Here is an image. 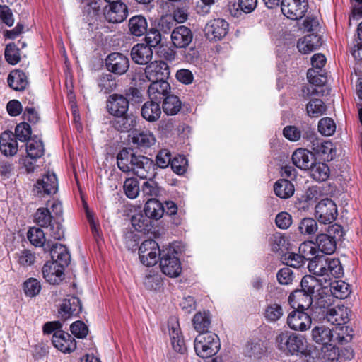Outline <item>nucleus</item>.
<instances>
[{"label":"nucleus","mask_w":362,"mask_h":362,"mask_svg":"<svg viewBox=\"0 0 362 362\" xmlns=\"http://www.w3.org/2000/svg\"><path fill=\"white\" fill-rule=\"evenodd\" d=\"M28 238L30 243L35 247H45L46 240L43 230L39 228L33 227L30 228L28 232Z\"/></svg>","instance_id":"3c124183"},{"label":"nucleus","mask_w":362,"mask_h":362,"mask_svg":"<svg viewBox=\"0 0 362 362\" xmlns=\"http://www.w3.org/2000/svg\"><path fill=\"white\" fill-rule=\"evenodd\" d=\"M168 328L170 341L173 349L178 353H184L186 348L182 339L180 325L176 317H170L168 320Z\"/></svg>","instance_id":"4be33fe9"},{"label":"nucleus","mask_w":362,"mask_h":362,"mask_svg":"<svg viewBox=\"0 0 362 362\" xmlns=\"http://www.w3.org/2000/svg\"><path fill=\"white\" fill-rule=\"evenodd\" d=\"M163 110L168 115H175L181 109V101L175 95L169 94L163 100Z\"/></svg>","instance_id":"79ce46f5"},{"label":"nucleus","mask_w":362,"mask_h":362,"mask_svg":"<svg viewBox=\"0 0 362 362\" xmlns=\"http://www.w3.org/2000/svg\"><path fill=\"white\" fill-rule=\"evenodd\" d=\"M81 310L82 305L79 298L68 296L63 300L58 313L61 320L65 321L71 317H76Z\"/></svg>","instance_id":"4468645a"},{"label":"nucleus","mask_w":362,"mask_h":362,"mask_svg":"<svg viewBox=\"0 0 362 362\" xmlns=\"http://www.w3.org/2000/svg\"><path fill=\"white\" fill-rule=\"evenodd\" d=\"M171 153L168 149H161L156 157V165L160 168H165L171 165Z\"/></svg>","instance_id":"774afa93"},{"label":"nucleus","mask_w":362,"mask_h":362,"mask_svg":"<svg viewBox=\"0 0 362 362\" xmlns=\"http://www.w3.org/2000/svg\"><path fill=\"white\" fill-rule=\"evenodd\" d=\"M45 250L49 251L52 261L57 263L61 267L64 268L69 265L71 255L66 246L59 243L50 246L49 243L47 242Z\"/></svg>","instance_id":"aec40b11"},{"label":"nucleus","mask_w":362,"mask_h":362,"mask_svg":"<svg viewBox=\"0 0 362 362\" xmlns=\"http://www.w3.org/2000/svg\"><path fill=\"white\" fill-rule=\"evenodd\" d=\"M152 178H148V180L144 182L141 185V192L144 197H156L159 193V188Z\"/></svg>","instance_id":"0e129e2a"},{"label":"nucleus","mask_w":362,"mask_h":362,"mask_svg":"<svg viewBox=\"0 0 362 362\" xmlns=\"http://www.w3.org/2000/svg\"><path fill=\"white\" fill-rule=\"evenodd\" d=\"M64 269L57 263L47 262L42 269L44 279L50 284H58L64 278Z\"/></svg>","instance_id":"5701e85b"},{"label":"nucleus","mask_w":362,"mask_h":362,"mask_svg":"<svg viewBox=\"0 0 362 362\" xmlns=\"http://www.w3.org/2000/svg\"><path fill=\"white\" fill-rule=\"evenodd\" d=\"M14 137L21 141H29L32 137L31 128L28 123L21 122L18 124L15 129Z\"/></svg>","instance_id":"bf43d9fd"},{"label":"nucleus","mask_w":362,"mask_h":362,"mask_svg":"<svg viewBox=\"0 0 362 362\" xmlns=\"http://www.w3.org/2000/svg\"><path fill=\"white\" fill-rule=\"evenodd\" d=\"M23 291L26 296L35 297L41 291L40 282L35 278H29L23 283Z\"/></svg>","instance_id":"864d4df0"},{"label":"nucleus","mask_w":362,"mask_h":362,"mask_svg":"<svg viewBox=\"0 0 362 362\" xmlns=\"http://www.w3.org/2000/svg\"><path fill=\"white\" fill-rule=\"evenodd\" d=\"M266 351L264 342L259 339H253L246 346V353L250 357L259 358Z\"/></svg>","instance_id":"603ef678"},{"label":"nucleus","mask_w":362,"mask_h":362,"mask_svg":"<svg viewBox=\"0 0 362 362\" xmlns=\"http://www.w3.org/2000/svg\"><path fill=\"white\" fill-rule=\"evenodd\" d=\"M322 279H317L312 275H306L303 277L300 285L301 290H296L290 295V299H299L300 297L305 298V303L303 307H310L313 303V295L319 292L322 288H325Z\"/></svg>","instance_id":"7ed1b4c3"},{"label":"nucleus","mask_w":362,"mask_h":362,"mask_svg":"<svg viewBox=\"0 0 362 362\" xmlns=\"http://www.w3.org/2000/svg\"><path fill=\"white\" fill-rule=\"evenodd\" d=\"M187 160L183 156H178L171 160V168L177 175H182L187 170Z\"/></svg>","instance_id":"69168bd1"},{"label":"nucleus","mask_w":362,"mask_h":362,"mask_svg":"<svg viewBox=\"0 0 362 362\" xmlns=\"http://www.w3.org/2000/svg\"><path fill=\"white\" fill-rule=\"evenodd\" d=\"M300 233L305 235L315 234L317 230V223L312 218H305L302 219L298 226Z\"/></svg>","instance_id":"5fc2aeb1"},{"label":"nucleus","mask_w":362,"mask_h":362,"mask_svg":"<svg viewBox=\"0 0 362 362\" xmlns=\"http://www.w3.org/2000/svg\"><path fill=\"white\" fill-rule=\"evenodd\" d=\"M129 33L135 37L145 35L148 29V23L146 18L141 15L132 16L128 23Z\"/></svg>","instance_id":"c9c22d12"},{"label":"nucleus","mask_w":362,"mask_h":362,"mask_svg":"<svg viewBox=\"0 0 362 362\" xmlns=\"http://www.w3.org/2000/svg\"><path fill=\"white\" fill-rule=\"evenodd\" d=\"M307 78L310 83L315 87H312L310 90L311 95H323L324 90L322 86L327 83V73L325 71H317L315 69H308Z\"/></svg>","instance_id":"c85d7f7f"},{"label":"nucleus","mask_w":362,"mask_h":362,"mask_svg":"<svg viewBox=\"0 0 362 362\" xmlns=\"http://www.w3.org/2000/svg\"><path fill=\"white\" fill-rule=\"evenodd\" d=\"M107 69L117 75H122L127 72L129 66V59L119 52L110 54L105 59Z\"/></svg>","instance_id":"f8f14e48"},{"label":"nucleus","mask_w":362,"mask_h":362,"mask_svg":"<svg viewBox=\"0 0 362 362\" xmlns=\"http://www.w3.org/2000/svg\"><path fill=\"white\" fill-rule=\"evenodd\" d=\"M329 285L331 293L337 298L344 299L350 293L349 285L343 281H334Z\"/></svg>","instance_id":"09e8293b"},{"label":"nucleus","mask_w":362,"mask_h":362,"mask_svg":"<svg viewBox=\"0 0 362 362\" xmlns=\"http://www.w3.org/2000/svg\"><path fill=\"white\" fill-rule=\"evenodd\" d=\"M160 103V102L151 99L145 102L141 109L142 117L149 122L158 120L161 115Z\"/></svg>","instance_id":"7c9ffc66"},{"label":"nucleus","mask_w":362,"mask_h":362,"mask_svg":"<svg viewBox=\"0 0 362 362\" xmlns=\"http://www.w3.org/2000/svg\"><path fill=\"white\" fill-rule=\"evenodd\" d=\"M7 82L11 88L17 91L24 90L28 86L27 75L19 69L13 70L9 73Z\"/></svg>","instance_id":"72a5a7b5"},{"label":"nucleus","mask_w":362,"mask_h":362,"mask_svg":"<svg viewBox=\"0 0 362 362\" xmlns=\"http://www.w3.org/2000/svg\"><path fill=\"white\" fill-rule=\"evenodd\" d=\"M132 173L141 179L153 177L156 174L154 162L146 156L138 155Z\"/></svg>","instance_id":"a211bd4d"},{"label":"nucleus","mask_w":362,"mask_h":362,"mask_svg":"<svg viewBox=\"0 0 362 362\" xmlns=\"http://www.w3.org/2000/svg\"><path fill=\"white\" fill-rule=\"evenodd\" d=\"M35 222L42 228H49L50 235L54 240H61L64 235L62 224L51 214L46 207L37 209L34 215Z\"/></svg>","instance_id":"39448f33"},{"label":"nucleus","mask_w":362,"mask_h":362,"mask_svg":"<svg viewBox=\"0 0 362 362\" xmlns=\"http://www.w3.org/2000/svg\"><path fill=\"white\" fill-rule=\"evenodd\" d=\"M153 51L150 46L144 43H138L131 49V58L137 64H148L152 59Z\"/></svg>","instance_id":"bb28decb"},{"label":"nucleus","mask_w":362,"mask_h":362,"mask_svg":"<svg viewBox=\"0 0 362 362\" xmlns=\"http://www.w3.org/2000/svg\"><path fill=\"white\" fill-rule=\"evenodd\" d=\"M138 155L134 153L132 148H123L117 156L118 168L124 173H132L135 165Z\"/></svg>","instance_id":"a878e982"},{"label":"nucleus","mask_w":362,"mask_h":362,"mask_svg":"<svg viewBox=\"0 0 362 362\" xmlns=\"http://www.w3.org/2000/svg\"><path fill=\"white\" fill-rule=\"evenodd\" d=\"M322 298L317 301V305L320 308H323V314L327 322L334 325H342L349 322V310L344 306L337 308H325Z\"/></svg>","instance_id":"1a4fd4ad"},{"label":"nucleus","mask_w":362,"mask_h":362,"mask_svg":"<svg viewBox=\"0 0 362 362\" xmlns=\"http://www.w3.org/2000/svg\"><path fill=\"white\" fill-rule=\"evenodd\" d=\"M194 329L200 334L208 332L211 320L206 313H197L192 319Z\"/></svg>","instance_id":"de8ad7c7"},{"label":"nucleus","mask_w":362,"mask_h":362,"mask_svg":"<svg viewBox=\"0 0 362 362\" xmlns=\"http://www.w3.org/2000/svg\"><path fill=\"white\" fill-rule=\"evenodd\" d=\"M299 255L305 261L314 259L316 256L314 255L316 252L315 247L312 242H304L301 243L298 248Z\"/></svg>","instance_id":"e2e57ef3"},{"label":"nucleus","mask_w":362,"mask_h":362,"mask_svg":"<svg viewBox=\"0 0 362 362\" xmlns=\"http://www.w3.org/2000/svg\"><path fill=\"white\" fill-rule=\"evenodd\" d=\"M313 340L318 344L323 346H331V342L333 341L332 330L325 326L317 325L314 327L311 332Z\"/></svg>","instance_id":"2f4dec72"},{"label":"nucleus","mask_w":362,"mask_h":362,"mask_svg":"<svg viewBox=\"0 0 362 362\" xmlns=\"http://www.w3.org/2000/svg\"><path fill=\"white\" fill-rule=\"evenodd\" d=\"M155 141L154 135L148 130L135 131L132 136V142L140 147H150Z\"/></svg>","instance_id":"a19ab883"},{"label":"nucleus","mask_w":362,"mask_h":362,"mask_svg":"<svg viewBox=\"0 0 362 362\" xmlns=\"http://www.w3.org/2000/svg\"><path fill=\"white\" fill-rule=\"evenodd\" d=\"M6 60L11 64H16L20 61L18 49L13 44H8L5 49Z\"/></svg>","instance_id":"338daca9"},{"label":"nucleus","mask_w":362,"mask_h":362,"mask_svg":"<svg viewBox=\"0 0 362 362\" xmlns=\"http://www.w3.org/2000/svg\"><path fill=\"white\" fill-rule=\"evenodd\" d=\"M310 176L317 182H323L329 176V168L324 163H313L309 168Z\"/></svg>","instance_id":"a18cd8bd"},{"label":"nucleus","mask_w":362,"mask_h":362,"mask_svg":"<svg viewBox=\"0 0 362 362\" xmlns=\"http://www.w3.org/2000/svg\"><path fill=\"white\" fill-rule=\"evenodd\" d=\"M307 114L311 117H318L326 111V106L320 99H313L306 105Z\"/></svg>","instance_id":"8fccbe9b"},{"label":"nucleus","mask_w":362,"mask_h":362,"mask_svg":"<svg viewBox=\"0 0 362 362\" xmlns=\"http://www.w3.org/2000/svg\"><path fill=\"white\" fill-rule=\"evenodd\" d=\"M283 315V309L277 303L269 305L264 313L266 319L269 322H276Z\"/></svg>","instance_id":"680f3d73"},{"label":"nucleus","mask_w":362,"mask_h":362,"mask_svg":"<svg viewBox=\"0 0 362 362\" xmlns=\"http://www.w3.org/2000/svg\"><path fill=\"white\" fill-rule=\"evenodd\" d=\"M52 342L55 348L63 353H71L76 348L75 339L70 334L62 330L54 332Z\"/></svg>","instance_id":"f3484780"},{"label":"nucleus","mask_w":362,"mask_h":362,"mask_svg":"<svg viewBox=\"0 0 362 362\" xmlns=\"http://www.w3.org/2000/svg\"><path fill=\"white\" fill-rule=\"evenodd\" d=\"M316 244L322 252L330 255L336 250V240L327 234H320L317 236Z\"/></svg>","instance_id":"ea45409f"},{"label":"nucleus","mask_w":362,"mask_h":362,"mask_svg":"<svg viewBox=\"0 0 362 362\" xmlns=\"http://www.w3.org/2000/svg\"><path fill=\"white\" fill-rule=\"evenodd\" d=\"M336 130V124L330 117L322 118L318 122V131L324 136H332Z\"/></svg>","instance_id":"6e6d98bb"},{"label":"nucleus","mask_w":362,"mask_h":362,"mask_svg":"<svg viewBox=\"0 0 362 362\" xmlns=\"http://www.w3.org/2000/svg\"><path fill=\"white\" fill-rule=\"evenodd\" d=\"M314 155L305 148H298L292 155L293 163L301 170H308L313 165Z\"/></svg>","instance_id":"473e14b6"},{"label":"nucleus","mask_w":362,"mask_h":362,"mask_svg":"<svg viewBox=\"0 0 362 362\" xmlns=\"http://www.w3.org/2000/svg\"><path fill=\"white\" fill-rule=\"evenodd\" d=\"M321 44L320 37L310 33L298 40L297 47L300 53L305 54L317 49Z\"/></svg>","instance_id":"f704fd0d"},{"label":"nucleus","mask_w":362,"mask_h":362,"mask_svg":"<svg viewBox=\"0 0 362 362\" xmlns=\"http://www.w3.org/2000/svg\"><path fill=\"white\" fill-rule=\"evenodd\" d=\"M311 323L310 316L303 310H293L287 317V325L295 331H305L310 327Z\"/></svg>","instance_id":"ddd939ff"},{"label":"nucleus","mask_w":362,"mask_h":362,"mask_svg":"<svg viewBox=\"0 0 362 362\" xmlns=\"http://www.w3.org/2000/svg\"><path fill=\"white\" fill-rule=\"evenodd\" d=\"M275 344L276 348L286 355H310L306 339L300 334L289 331L279 332L275 338Z\"/></svg>","instance_id":"f257e3e1"},{"label":"nucleus","mask_w":362,"mask_h":362,"mask_svg":"<svg viewBox=\"0 0 362 362\" xmlns=\"http://www.w3.org/2000/svg\"><path fill=\"white\" fill-rule=\"evenodd\" d=\"M98 86L101 92L107 94L113 91L117 86L115 77L110 74H102L98 79Z\"/></svg>","instance_id":"49530a36"},{"label":"nucleus","mask_w":362,"mask_h":362,"mask_svg":"<svg viewBox=\"0 0 362 362\" xmlns=\"http://www.w3.org/2000/svg\"><path fill=\"white\" fill-rule=\"evenodd\" d=\"M145 74L150 81L166 80L170 76V69L164 61H154L148 64Z\"/></svg>","instance_id":"2eb2a0df"},{"label":"nucleus","mask_w":362,"mask_h":362,"mask_svg":"<svg viewBox=\"0 0 362 362\" xmlns=\"http://www.w3.org/2000/svg\"><path fill=\"white\" fill-rule=\"evenodd\" d=\"M282 259L285 264L293 268H300L305 263V261L303 259L300 255L294 252L285 253Z\"/></svg>","instance_id":"052dcab7"},{"label":"nucleus","mask_w":362,"mask_h":362,"mask_svg":"<svg viewBox=\"0 0 362 362\" xmlns=\"http://www.w3.org/2000/svg\"><path fill=\"white\" fill-rule=\"evenodd\" d=\"M124 190L127 197L136 198L140 192L138 180L133 177L126 179L124 183Z\"/></svg>","instance_id":"4d7b16f0"},{"label":"nucleus","mask_w":362,"mask_h":362,"mask_svg":"<svg viewBox=\"0 0 362 362\" xmlns=\"http://www.w3.org/2000/svg\"><path fill=\"white\" fill-rule=\"evenodd\" d=\"M229 23L223 18H215L207 23L205 27L206 35L214 40L223 39L228 33Z\"/></svg>","instance_id":"dca6fc26"},{"label":"nucleus","mask_w":362,"mask_h":362,"mask_svg":"<svg viewBox=\"0 0 362 362\" xmlns=\"http://www.w3.org/2000/svg\"><path fill=\"white\" fill-rule=\"evenodd\" d=\"M193 33L190 28L185 25H179L171 32V41L176 48H186L193 40Z\"/></svg>","instance_id":"412c9836"},{"label":"nucleus","mask_w":362,"mask_h":362,"mask_svg":"<svg viewBox=\"0 0 362 362\" xmlns=\"http://www.w3.org/2000/svg\"><path fill=\"white\" fill-rule=\"evenodd\" d=\"M58 190V180L53 173H47L40 179H38L34 185L33 192L35 196L43 197L46 195H52Z\"/></svg>","instance_id":"423d86ee"},{"label":"nucleus","mask_w":362,"mask_h":362,"mask_svg":"<svg viewBox=\"0 0 362 362\" xmlns=\"http://www.w3.org/2000/svg\"><path fill=\"white\" fill-rule=\"evenodd\" d=\"M26 152L28 157L33 160L41 158L45 153L42 141L35 136L32 137L26 143Z\"/></svg>","instance_id":"4c0bfd02"},{"label":"nucleus","mask_w":362,"mask_h":362,"mask_svg":"<svg viewBox=\"0 0 362 362\" xmlns=\"http://www.w3.org/2000/svg\"><path fill=\"white\" fill-rule=\"evenodd\" d=\"M0 151L6 156H13L18 151V143L11 131H5L0 136Z\"/></svg>","instance_id":"c756f323"},{"label":"nucleus","mask_w":362,"mask_h":362,"mask_svg":"<svg viewBox=\"0 0 362 362\" xmlns=\"http://www.w3.org/2000/svg\"><path fill=\"white\" fill-rule=\"evenodd\" d=\"M139 255L143 264L147 267L155 265L160 255L158 244L153 239L144 240L139 247Z\"/></svg>","instance_id":"0eeeda50"},{"label":"nucleus","mask_w":362,"mask_h":362,"mask_svg":"<svg viewBox=\"0 0 362 362\" xmlns=\"http://www.w3.org/2000/svg\"><path fill=\"white\" fill-rule=\"evenodd\" d=\"M103 12L107 21L111 23H119L127 18L128 7L124 3L117 1L106 5Z\"/></svg>","instance_id":"9d476101"},{"label":"nucleus","mask_w":362,"mask_h":362,"mask_svg":"<svg viewBox=\"0 0 362 362\" xmlns=\"http://www.w3.org/2000/svg\"><path fill=\"white\" fill-rule=\"evenodd\" d=\"M144 212L151 219L158 220L160 218L164 212L165 209L163 204L156 199H148L146 202Z\"/></svg>","instance_id":"e433bc0d"},{"label":"nucleus","mask_w":362,"mask_h":362,"mask_svg":"<svg viewBox=\"0 0 362 362\" xmlns=\"http://www.w3.org/2000/svg\"><path fill=\"white\" fill-rule=\"evenodd\" d=\"M257 4V0H238V6L233 4L230 7V12L232 16L238 17L242 12L250 13L255 10Z\"/></svg>","instance_id":"37998d69"},{"label":"nucleus","mask_w":362,"mask_h":362,"mask_svg":"<svg viewBox=\"0 0 362 362\" xmlns=\"http://www.w3.org/2000/svg\"><path fill=\"white\" fill-rule=\"evenodd\" d=\"M309 272L322 277L324 282L328 283L332 277L339 278L343 274V268L339 259L328 258L324 255H317L309 262Z\"/></svg>","instance_id":"f03ea898"},{"label":"nucleus","mask_w":362,"mask_h":362,"mask_svg":"<svg viewBox=\"0 0 362 362\" xmlns=\"http://www.w3.org/2000/svg\"><path fill=\"white\" fill-rule=\"evenodd\" d=\"M275 194L281 198L287 199L294 193V185L287 179H280L274 185Z\"/></svg>","instance_id":"58836bf2"},{"label":"nucleus","mask_w":362,"mask_h":362,"mask_svg":"<svg viewBox=\"0 0 362 362\" xmlns=\"http://www.w3.org/2000/svg\"><path fill=\"white\" fill-rule=\"evenodd\" d=\"M315 216L324 224L332 223L337 216L335 203L329 199L321 200L315 206Z\"/></svg>","instance_id":"9b49d317"},{"label":"nucleus","mask_w":362,"mask_h":362,"mask_svg":"<svg viewBox=\"0 0 362 362\" xmlns=\"http://www.w3.org/2000/svg\"><path fill=\"white\" fill-rule=\"evenodd\" d=\"M162 272L170 277H177L182 272L180 259L173 254L163 255L160 259Z\"/></svg>","instance_id":"6ab92c4d"},{"label":"nucleus","mask_w":362,"mask_h":362,"mask_svg":"<svg viewBox=\"0 0 362 362\" xmlns=\"http://www.w3.org/2000/svg\"><path fill=\"white\" fill-rule=\"evenodd\" d=\"M308 8V0H282L281 11L291 20L302 18Z\"/></svg>","instance_id":"6e6552de"},{"label":"nucleus","mask_w":362,"mask_h":362,"mask_svg":"<svg viewBox=\"0 0 362 362\" xmlns=\"http://www.w3.org/2000/svg\"><path fill=\"white\" fill-rule=\"evenodd\" d=\"M148 88L149 99L161 102L170 93V86L166 80L151 81Z\"/></svg>","instance_id":"cd10ccee"},{"label":"nucleus","mask_w":362,"mask_h":362,"mask_svg":"<svg viewBox=\"0 0 362 362\" xmlns=\"http://www.w3.org/2000/svg\"><path fill=\"white\" fill-rule=\"evenodd\" d=\"M129 100L120 94H112L107 100V109L111 115L125 114L129 109Z\"/></svg>","instance_id":"b1692460"},{"label":"nucleus","mask_w":362,"mask_h":362,"mask_svg":"<svg viewBox=\"0 0 362 362\" xmlns=\"http://www.w3.org/2000/svg\"><path fill=\"white\" fill-rule=\"evenodd\" d=\"M162 277L156 272H150L144 279V284L146 288L149 290H156L160 288L162 285Z\"/></svg>","instance_id":"13d9d810"},{"label":"nucleus","mask_w":362,"mask_h":362,"mask_svg":"<svg viewBox=\"0 0 362 362\" xmlns=\"http://www.w3.org/2000/svg\"><path fill=\"white\" fill-rule=\"evenodd\" d=\"M134 228L139 232L146 233L151 228V220L144 213L134 214L131 219Z\"/></svg>","instance_id":"c03bdc74"},{"label":"nucleus","mask_w":362,"mask_h":362,"mask_svg":"<svg viewBox=\"0 0 362 362\" xmlns=\"http://www.w3.org/2000/svg\"><path fill=\"white\" fill-rule=\"evenodd\" d=\"M194 346L197 355L202 358L215 355L220 349L218 336L211 332L199 334L195 338Z\"/></svg>","instance_id":"20e7f679"},{"label":"nucleus","mask_w":362,"mask_h":362,"mask_svg":"<svg viewBox=\"0 0 362 362\" xmlns=\"http://www.w3.org/2000/svg\"><path fill=\"white\" fill-rule=\"evenodd\" d=\"M110 124L120 132H129L136 125V117L127 112L121 115H113Z\"/></svg>","instance_id":"393cba45"}]
</instances>
